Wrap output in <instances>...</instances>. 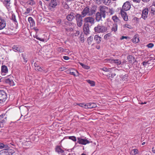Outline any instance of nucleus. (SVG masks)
I'll return each mask as SVG.
<instances>
[{
  "label": "nucleus",
  "instance_id": "10",
  "mask_svg": "<svg viewBox=\"0 0 155 155\" xmlns=\"http://www.w3.org/2000/svg\"><path fill=\"white\" fill-rule=\"evenodd\" d=\"M1 152L2 153L6 155H12L15 152L14 150L10 149H3Z\"/></svg>",
  "mask_w": 155,
  "mask_h": 155
},
{
  "label": "nucleus",
  "instance_id": "23",
  "mask_svg": "<svg viewBox=\"0 0 155 155\" xmlns=\"http://www.w3.org/2000/svg\"><path fill=\"white\" fill-rule=\"evenodd\" d=\"M35 69L37 71H42L43 70L42 68L39 66L36 63H35L34 64Z\"/></svg>",
  "mask_w": 155,
  "mask_h": 155
},
{
  "label": "nucleus",
  "instance_id": "27",
  "mask_svg": "<svg viewBox=\"0 0 155 155\" xmlns=\"http://www.w3.org/2000/svg\"><path fill=\"white\" fill-rule=\"evenodd\" d=\"M7 120V117H5L4 118L0 120V127H3V124L5 123Z\"/></svg>",
  "mask_w": 155,
  "mask_h": 155
},
{
  "label": "nucleus",
  "instance_id": "7",
  "mask_svg": "<svg viewBox=\"0 0 155 155\" xmlns=\"http://www.w3.org/2000/svg\"><path fill=\"white\" fill-rule=\"evenodd\" d=\"M7 97L6 93L3 90H0V103L5 102Z\"/></svg>",
  "mask_w": 155,
  "mask_h": 155
},
{
  "label": "nucleus",
  "instance_id": "37",
  "mask_svg": "<svg viewBox=\"0 0 155 155\" xmlns=\"http://www.w3.org/2000/svg\"><path fill=\"white\" fill-rule=\"evenodd\" d=\"M87 81L88 83L91 84V86H93L95 85V82L94 81L88 80H87Z\"/></svg>",
  "mask_w": 155,
  "mask_h": 155
},
{
  "label": "nucleus",
  "instance_id": "34",
  "mask_svg": "<svg viewBox=\"0 0 155 155\" xmlns=\"http://www.w3.org/2000/svg\"><path fill=\"white\" fill-rule=\"evenodd\" d=\"M70 74L75 76H78L79 75L78 72L76 70H74V71H71Z\"/></svg>",
  "mask_w": 155,
  "mask_h": 155
},
{
  "label": "nucleus",
  "instance_id": "2",
  "mask_svg": "<svg viewBox=\"0 0 155 155\" xmlns=\"http://www.w3.org/2000/svg\"><path fill=\"white\" fill-rule=\"evenodd\" d=\"M94 30L96 33H103L107 31V28L106 26L98 24L94 28Z\"/></svg>",
  "mask_w": 155,
  "mask_h": 155
},
{
  "label": "nucleus",
  "instance_id": "14",
  "mask_svg": "<svg viewBox=\"0 0 155 155\" xmlns=\"http://www.w3.org/2000/svg\"><path fill=\"white\" fill-rule=\"evenodd\" d=\"M89 26V25H87L84 24L83 25V31L85 34L87 35L90 33Z\"/></svg>",
  "mask_w": 155,
  "mask_h": 155
},
{
  "label": "nucleus",
  "instance_id": "12",
  "mask_svg": "<svg viewBox=\"0 0 155 155\" xmlns=\"http://www.w3.org/2000/svg\"><path fill=\"white\" fill-rule=\"evenodd\" d=\"M102 15L99 12H97L96 13L95 15V19L97 21L99 22L100 21H102V18H104L105 17H103Z\"/></svg>",
  "mask_w": 155,
  "mask_h": 155
},
{
  "label": "nucleus",
  "instance_id": "26",
  "mask_svg": "<svg viewBox=\"0 0 155 155\" xmlns=\"http://www.w3.org/2000/svg\"><path fill=\"white\" fill-rule=\"evenodd\" d=\"M101 38L98 35H95L94 38V40L96 41L97 43L99 44L101 42Z\"/></svg>",
  "mask_w": 155,
  "mask_h": 155
},
{
  "label": "nucleus",
  "instance_id": "24",
  "mask_svg": "<svg viewBox=\"0 0 155 155\" xmlns=\"http://www.w3.org/2000/svg\"><path fill=\"white\" fill-rule=\"evenodd\" d=\"M127 59L129 63H133L135 61L134 58L131 55H129L127 57Z\"/></svg>",
  "mask_w": 155,
  "mask_h": 155
},
{
  "label": "nucleus",
  "instance_id": "41",
  "mask_svg": "<svg viewBox=\"0 0 155 155\" xmlns=\"http://www.w3.org/2000/svg\"><path fill=\"white\" fill-rule=\"evenodd\" d=\"M123 27L124 28H127L129 29H131L132 28V27L130 25L128 24L124 25Z\"/></svg>",
  "mask_w": 155,
  "mask_h": 155
},
{
  "label": "nucleus",
  "instance_id": "39",
  "mask_svg": "<svg viewBox=\"0 0 155 155\" xmlns=\"http://www.w3.org/2000/svg\"><path fill=\"white\" fill-rule=\"evenodd\" d=\"M155 10L154 8H152L150 10V15L151 16H153L155 14Z\"/></svg>",
  "mask_w": 155,
  "mask_h": 155
},
{
  "label": "nucleus",
  "instance_id": "50",
  "mask_svg": "<svg viewBox=\"0 0 155 155\" xmlns=\"http://www.w3.org/2000/svg\"><path fill=\"white\" fill-rule=\"evenodd\" d=\"M12 19L14 21L17 22V21L16 19V17L15 15L13 14L12 16Z\"/></svg>",
  "mask_w": 155,
  "mask_h": 155
},
{
  "label": "nucleus",
  "instance_id": "29",
  "mask_svg": "<svg viewBox=\"0 0 155 155\" xmlns=\"http://www.w3.org/2000/svg\"><path fill=\"white\" fill-rule=\"evenodd\" d=\"M132 41L133 43H137L139 41V38L136 35L134 36L133 38L132 39Z\"/></svg>",
  "mask_w": 155,
  "mask_h": 155
},
{
  "label": "nucleus",
  "instance_id": "62",
  "mask_svg": "<svg viewBox=\"0 0 155 155\" xmlns=\"http://www.w3.org/2000/svg\"><path fill=\"white\" fill-rule=\"evenodd\" d=\"M38 4L39 5H40V6H42V2L41 1H39L38 2Z\"/></svg>",
  "mask_w": 155,
  "mask_h": 155
},
{
  "label": "nucleus",
  "instance_id": "30",
  "mask_svg": "<svg viewBox=\"0 0 155 155\" xmlns=\"http://www.w3.org/2000/svg\"><path fill=\"white\" fill-rule=\"evenodd\" d=\"M117 26H118L117 24H114L111 28L112 31H114V32L116 31L117 29Z\"/></svg>",
  "mask_w": 155,
  "mask_h": 155
},
{
  "label": "nucleus",
  "instance_id": "49",
  "mask_svg": "<svg viewBox=\"0 0 155 155\" xmlns=\"http://www.w3.org/2000/svg\"><path fill=\"white\" fill-rule=\"evenodd\" d=\"M31 9L29 8H28L26 10V11L25 12L24 14L25 15H27L30 12Z\"/></svg>",
  "mask_w": 155,
  "mask_h": 155
},
{
  "label": "nucleus",
  "instance_id": "46",
  "mask_svg": "<svg viewBox=\"0 0 155 155\" xmlns=\"http://www.w3.org/2000/svg\"><path fill=\"white\" fill-rule=\"evenodd\" d=\"M128 75L127 74L124 75L122 77V80L123 81H127Z\"/></svg>",
  "mask_w": 155,
  "mask_h": 155
},
{
  "label": "nucleus",
  "instance_id": "54",
  "mask_svg": "<svg viewBox=\"0 0 155 155\" xmlns=\"http://www.w3.org/2000/svg\"><path fill=\"white\" fill-rule=\"evenodd\" d=\"M109 77H111L112 78L116 75V74L115 73H111L110 74H109Z\"/></svg>",
  "mask_w": 155,
  "mask_h": 155
},
{
  "label": "nucleus",
  "instance_id": "44",
  "mask_svg": "<svg viewBox=\"0 0 155 155\" xmlns=\"http://www.w3.org/2000/svg\"><path fill=\"white\" fill-rule=\"evenodd\" d=\"M149 61H145L142 63V64L143 66H148L149 64H150L149 62Z\"/></svg>",
  "mask_w": 155,
  "mask_h": 155
},
{
  "label": "nucleus",
  "instance_id": "56",
  "mask_svg": "<svg viewBox=\"0 0 155 155\" xmlns=\"http://www.w3.org/2000/svg\"><path fill=\"white\" fill-rule=\"evenodd\" d=\"M29 4L33 5L35 4V2L34 1H30L28 3Z\"/></svg>",
  "mask_w": 155,
  "mask_h": 155
},
{
  "label": "nucleus",
  "instance_id": "4",
  "mask_svg": "<svg viewBox=\"0 0 155 155\" xmlns=\"http://www.w3.org/2000/svg\"><path fill=\"white\" fill-rule=\"evenodd\" d=\"M76 20L77 26L79 27H81L83 25V18L84 17L79 13H76L75 15Z\"/></svg>",
  "mask_w": 155,
  "mask_h": 155
},
{
  "label": "nucleus",
  "instance_id": "31",
  "mask_svg": "<svg viewBox=\"0 0 155 155\" xmlns=\"http://www.w3.org/2000/svg\"><path fill=\"white\" fill-rule=\"evenodd\" d=\"M103 3L105 5H109L111 3V0H102Z\"/></svg>",
  "mask_w": 155,
  "mask_h": 155
},
{
  "label": "nucleus",
  "instance_id": "61",
  "mask_svg": "<svg viewBox=\"0 0 155 155\" xmlns=\"http://www.w3.org/2000/svg\"><path fill=\"white\" fill-rule=\"evenodd\" d=\"M57 23L58 24H60L61 22V19H58L57 21Z\"/></svg>",
  "mask_w": 155,
  "mask_h": 155
},
{
  "label": "nucleus",
  "instance_id": "60",
  "mask_svg": "<svg viewBox=\"0 0 155 155\" xmlns=\"http://www.w3.org/2000/svg\"><path fill=\"white\" fill-rule=\"evenodd\" d=\"M127 61L125 60H123L122 62H121V65H123L124 64H126Z\"/></svg>",
  "mask_w": 155,
  "mask_h": 155
},
{
  "label": "nucleus",
  "instance_id": "15",
  "mask_svg": "<svg viewBox=\"0 0 155 155\" xmlns=\"http://www.w3.org/2000/svg\"><path fill=\"white\" fill-rule=\"evenodd\" d=\"M108 60L110 62L112 63H114L117 65H119L121 64V61L119 59H109Z\"/></svg>",
  "mask_w": 155,
  "mask_h": 155
},
{
  "label": "nucleus",
  "instance_id": "53",
  "mask_svg": "<svg viewBox=\"0 0 155 155\" xmlns=\"http://www.w3.org/2000/svg\"><path fill=\"white\" fill-rule=\"evenodd\" d=\"M124 19L125 21H127L128 20V17L127 15L122 16Z\"/></svg>",
  "mask_w": 155,
  "mask_h": 155
},
{
  "label": "nucleus",
  "instance_id": "42",
  "mask_svg": "<svg viewBox=\"0 0 155 155\" xmlns=\"http://www.w3.org/2000/svg\"><path fill=\"white\" fill-rule=\"evenodd\" d=\"M101 70L105 72H109L110 71L111 69L107 68H101Z\"/></svg>",
  "mask_w": 155,
  "mask_h": 155
},
{
  "label": "nucleus",
  "instance_id": "6",
  "mask_svg": "<svg viewBox=\"0 0 155 155\" xmlns=\"http://www.w3.org/2000/svg\"><path fill=\"white\" fill-rule=\"evenodd\" d=\"M99 12L102 15L103 17L106 16V14L108 13L109 8L105 6H100L99 7Z\"/></svg>",
  "mask_w": 155,
  "mask_h": 155
},
{
  "label": "nucleus",
  "instance_id": "16",
  "mask_svg": "<svg viewBox=\"0 0 155 155\" xmlns=\"http://www.w3.org/2000/svg\"><path fill=\"white\" fill-rule=\"evenodd\" d=\"M0 1L8 9L10 8L11 0H0Z\"/></svg>",
  "mask_w": 155,
  "mask_h": 155
},
{
  "label": "nucleus",
  "instance_id": "21",
  "mask_svg": "<svg viewBox=\"0 0 155 155\" xmlns=\"http://www.w3.org/2000/svg\"><path fill=\"white\" fill-rule=\"evenodd\" d=\"M5 82L9 84L10 86H13L15 85V83L12 80L9 78L6 79H5Z\"/></svg>",
  "mask_w": 155,
  "mask_h": 155
},
{
  "label": "nucleus",
  "instance_id": "45",
  "mask_svg": "<svg viewBox=\"0 0 155 155\" xmlns=\"http://www.w3.org/2000/svg\"><path fill=\"white\" fill-rule=\"evenodd\" d=\"M79 105L80 107H84L87 109V104H78Z\"/></svg>",
  "mask_w": 155,
  "mask_h": 155
},
{
  "label": "nucleus",
  "instance_id": "47",
  "mask_svg": "<svg viewBox=\"0 0 155 155\" xmlns=\"http://www.w3.org/2000/svg\"><path fill=\"white\" fill-rule=\"evenodd\" d=\"M66 31L67 32L72 31L73 30V29L72 28H65Z\"/></svg>",
  "mask_w": 155,
  "mask_h": 155
},
{
  "label": "nucleus",
  "instance_id": "38",
  "mask_svg": "<svg viewBox=\"0 0 155 155\" xmlns=\"http://www.w3.org/2000/svg\"><path fill=\"white\" fill-rule=\"evenodd\" d=\"M68 138L74 142H76L77 141V139L74 136H69Z\"/></svg>",
  "mask_w": 155,
  "mask_h": 155
},
{
  "label": "nucleus",
  "instance_id": "64",
  "mask_svg": "<svg viewBox=\"0 0 155 155\" xmlns=\"http://www.w3.org/2000/svg\"><path fill=\"white\" fill-rule=\"evenodd\" d=\"M63 58L64 59L66 60H68L69 59V57L67 56H64Z\"/></svg>",
  "mask_w": 155,
  "mask_h": 155
},
{
  "label": "nucleus",
  "instance_id": "55",
  "mask_svg": "<svg viewBox=\"0 0 155 155\" xmlns=\"http://www.w3.org/2000/svg\"><path fill=\"white\" fill-rule=\"evenodd\" d=\"M124 39H129L130 38L128 37L122 36L121 37V38L120 39L123 40Z\"/></svg>",
  "mask_w": 155,
  "mask_h": 155
},
{
  "label": "nucleus",
  "instance_id": "9",
  "mask_svg": "<svg viewBox=\"0 0 155 155\" xmlns=\"http://www.w3.org/2000/svg\"><path fill=\"white\" fill-rule=\"evenodd\" d=\"M149 12V9L146 8L143 9L142 11L141 18L144 20H146L147 18Z\"/></svg>",
  "mask_w": 155,
  "mask_h": 155
},
{
  "label": "nucleus",
  "instance_id": "59",
  "mask_svg": "<svg viewBox=\"0 0 155 155\" xmlns=\"http://www.w3.org/2000/svg\"><path fill=\"white\" fill-rule=\"evenodd\" d=\"M4 148V144L3 143H0V149H2Z\"/></svg>",
  "mask_w": 155,
  "mask_h": 155
},
{
  "label": "nucleus",
  "instance_id": "1",
  "mask_svg": "<svg viewBox=\"0 0 155 155\" xmlns=\"http://www.w3.org/2000/svg\"><path fill=\"white\" fill-rule=\"evenodd\" d=\"M96 10V9H90L89 6H86L81 12V15L84 17L86 16H91L95 14Z\"/></svg>",
  "mask_w": 155,
  "mask_h": 155
},
{
  "label": "nucleus",
  "instance_id": "57",
  "mask_svg": "<svg viewBox=\"0 0 155 155\" xmlns=\"http://www.w3.org/2000/svg\"><path fill=\"white\" fill-rule=\"evenodd\" d=\"M5 115L4 114H2L1 115H0V120L2 119L5 118Z\"/></svg>",
  "mask_w": 155,
  "mask_h": 155
},
{
  "label": "nucleus",
  "instance_id": "17",
  "mask_svg": "<svg viewBox=\"0 0 155 155\" xmlns=\"http://www.w3.org/2000/svg\"><path fill=\"white\" fill-rule=\"evenodd\" d=\"M6 23L5 20L0 17V30L3 29L6 26Z\"/></svg>",
  "mask_w": 155,
  "mask_h": 155
},
{
  "label": "nucleus",
  "instance_id": "13",
  "mask_svg": "<svg viewBox=\"0 0 155 155\" xmlns=\"http://www.w3.org/2000/svg\"><path fill=\"white\" fill-rule=\"evenodd\" d=\"M8 72L7 67L5 65H2L1 67V74L2 75H5L8 73Z\"/></svg>",
  "mask_w": 155,
  "mask_h": 155
},
{
  "label": "nucleus",
  "instance_id": "8",
  "mask_svg": "<svg viewBox=\"0 0 155 155\" xmlns=\"http://www.w3.org/2000/svg\"><path fill=\"white\" fill-rule=\"evenodd\" d=\"M13 50L15 52H22L24 51L23 48L21 45H14L12 48Z\"/></svg>",
  "mask_w": 155,
  "mask_h": 155
},
{
  "label": "nucleus",
  "instance_id": "28",
  "mask_svg": "<svg viewBox=\"0 0 155 155\" xmlns=\"http://www.w3.org/2000/svg\"><path fill=\"white\" fill-rule=\"evenodd\" d=\"M112 19L113 20L117 23L120 22V20L119 19L118 17L115 15L113 16L112 17Z\"/></svg>",
  "mask_w": 155,
  "mask_h": 155
},
{
  "label": "nucleus",
  "instance_id": "22",
  "mask_svg": "<svg viewBox=\"0 0 155 155\" xmlns=\"http://www.w3.org/2000/svg\"><path fill=\"white\" fill-rule=\"evenodd\" d=\"M55 151L59 154H62L64 152V150L59 146L56 147L55 148Z\"/></svg>",
  "mask_w": 155,
  "mask_h": 155
},
{
  "label": "nucleus",
  "instance_id": "63",
  "mask_svg": "<svg viewBox=\"0 0 155 155\" xmlns=\"http://www.w3.org/2000/svg\"><path fill=\"white\" fill-rule=\"evenodd\" d=\"M36 38L37 39H38L40 41H44L43 39L41 38L38 37H37Z\"/></svg>",
  "mask_w": 155,
  "mask_h": 155
},
{
  "label": "nucleus",
  "instance_id": "52",
  "mask_svg": "<svg viewBox=\"0 0 155 155\" xmlns=\"http://www.w3.org/2000/svg\"><path fill=\"white\" fill-rule=\"evenodd\" d=\"M10 147L9 146L8 144H6L5 145L4 144V149H10Z\"/></svg>",
  "mask_w": 155,
  "mask_h": 155
},
{
  "label": "nucleus",
  "instance_id": "40",
  "mask_svg": "<svg viewBox=\"0 0 155 155\" xmlns=\"http://www.w3.org/2000/svg\"><path fill=\"white\" fill-rule=\"evenodd\" d=\"M57 51L60 53L64 51V49L61 47H59L57 48Z\"/></svg>",
  "mask_w": 155,
  "mask_h": 155
},
{
  "label": "nucleus",
  "instance_id": "48",
  "mask_svg": "<svg viewBox=\"0 0 155 155\" xmlns=\"http://www.w3.org/2000/svg\"><path fill=\"white\" fill-rule=\"evenodd\" d=\"M154 46V45L152 43H150L147 45V46L149 48H152Z\"/></svg>",
  "mask_w": 155,
  "mask_h": 155
},
{
  "label": "nucleus",
  "instance_id": "20",
  "mask_svg": "<svg viewBox=\"0 0 155 155\" xmlns=\"http://www.w3.org/2000/svg\"><path fill=\"white\" fill-rule=\"evenodd\" d=\"M75 15L73 13L71 12L67 16V18L68 21H71L74 18Z\"/></svg>",
  "mask_w": 155,
  "mask_h": 155
},
{
  "label": "nucleus",
  "instance_id": "25",
  "mask_svg": "<svg viewBox=\"0 0 155 155\" xmlns=\"http://www.w3.org/2000/svg\"><path fill=\"white\" fill-rule=\"evenodd\" d=\"M28 21L30 24L31 26H33L35 25V22L33 18L31 17H29L28 19Z\"/></svg>",
  "mask_w": 155,
  "mask_h": 155
},
{
  "label": "nucleus",
  "instance_id": "33",
  "mask_svg": "<svg viewBox=\"0 0 155 155\" xmlns=\"http://www.w3.org/2000/svg\"><path fill=\"white\" fill-rule=\"evenodd\" d=\"M80 64L84 69H89L90 68V67L87 65H85L81 63H79Z\"/></svg>",
  "mask_w": 155,
  "mask_h": 155
},
{
  "label": "nucleus",
  "instance_id": "43",
  "mask_svg": "<svg viewBox=\"0 0 155 155\" xmlns=\"http://www.w3.org/2000/svg\"><path fill=\"white\" fill-rule=\"evenodd\" d=\"M114 13V11L112 8L109 9L108 12V13H109V15H112Z\"/></svg>",
  "mask_w": 155,
  "mask_h": 155
},
{
  "label": "nucleus",
  "instance_id": "11",
  "mask_svg": "<svg viewBox=\"0 0 155 155\" xmlns=\"http://www.w3.org/2000/svg\"><path fill=\"white\" fill-rule=\"evenodd\" d=\"M131 4L128 1L125 2L122 6V9L125 11H127L130 9L131 8Z\"/></svg>",
  "mask_w": 155,
  "mask_h": 155
},
{
  "label": "nucleus",
  "instance_id": "32",
  "mask_svg": "<svg viewBox=\"0 0 155 155\" xmlns=\"http://www.w3.org/2000/svg\"><path fill=\"white\" fill-rule=\"evenodd\" d=\"M138 150L137 149H134L131 150L130 154L133 155H135L138 153Z\"/></svg>",
  "mask_w": 155,
  "mask_h": 155
},
{
  "label": "nucleus",
  "instance_id": "58",
  "mask_svg": "<svg viewBox=\"0 0 155 155\" xmlns=\"http://www.w3.org/2000/svg\"><path fill=\"white\" fill-rule=\"evenodd\" d=\"M135 3H140L141 0H132Z\"/></svg>",
  "mask_w": 155,
  "mask_h": 155
},
{
  "label": "nucleus",
  "instance_id": "35",
  "mask_svg": "<svg viewBox=\"0 0 155 155\" xmlns=\"http://www.w3.org/2000/svg\"><path fill=\"white\" fill-rule=\"evenodd\" d=\"M112 34L110 33H108L106 34L104 37V39L105 40H108L109 39L110 37L111 36Z\"/></svg>",
  "mask_w": 155,
  "mask_h": 155
},
{
  "label": "nucleus",
  "instance_id": "3",
  "mask_svg": "<svg viewBox=\"0 0 155 155\" xmlns=\"http://www.w3.org/2000/svg\"><path fill=\"white\" fill-rule=\"evenodd\" d=\"M95 22L94 18L91 16L85 17L84 19V24L89 25L92 26L94 24Z\"/></svg>",
  "mask_w": 155,
  "mask_h": 155
},
{
  "label": "nucleus",
  "instance_id": "5",
  "mask_svg": "<svg viewBox=\"0 0 155 155\" xmlns=\"http://www.w3.org/2000/svg\"><path fill=\"white\" fill-rule=\"evenodd\" d=\"M77 139V143L80 144L85 145L90 143V142L89 140H87V139L86 137L84 138L83 137H78Z\"/></svg>",
  "mask_w": 155,
  "mask_h": 155
},
{
  "label": "nucleus",
  "instance_id": "18",
  "mask_svg": "<svg viewBox=\"0 0 155 155\" xmlns=\"http://www.w3.org/2000/svg\"><path fill=\"white\" fill-rule=\"evenodd\" d=\"M57 5L56 0H51L49 4V8L50 9L54 8L57 6Z\"/></svg>",
  "mask_w": 155,
  "mask_h": 155
},
{
  "label": "nucleus",
  "instance_id": "36",
  "mask_svg": "<svg viewBox=\"0 0 155 155\" xmlns=\"http://www.w3.org/2000/svg\"><path fill=\"white\" fill-rule=\"evenodd\" d=\"M93 40V37L91 36L89 37L87 39V41L88 44L90 45L92 42Z\"/></svg>",
  "mask_w": 155,
  "mask_h": 155
},
{
  "label": "nucleus",
  "instance_id": "19",
  "mask_svg": "<svg viewBox=\"0 0 155 155\" xmlns=\"http://www.w3.org/2000/svg\"><path fill=\"white\" fill-rule=\"evenodd\" d=\"M97 107V105L95 103H87V109Z\"/></svg>",
  "mask_w": 155,
  "mask_h": 155
},
{
  "label": "nucleus",
  "instance_id": "51",
  "mask_svg": "<svg viewBox=\"0 0 155 155\" xmlns=\"http://www.w3.org/2000/svg\"><path fill=\"white\" fill-rule=\"evenodd\" d=\"M123 9H121L120 10V14H121L122 16L127 15L126 12H124V11H123Z\"/></svg>",
  "mask_w": 155,
  "mask_h": 155
}]
</instances>
